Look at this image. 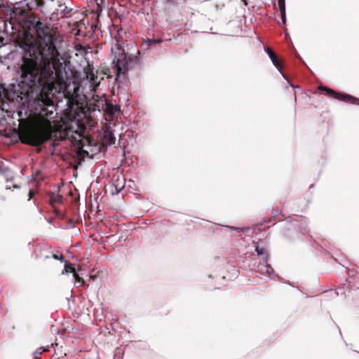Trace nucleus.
Here are the masks:
<instances>
[{"mask_svg": "<svg viewBox=\"0 0 359 359\" xmlns=\"http://www.w3.org/2000/svg\"><path fill=\"white\" fill-rule=\"evenodd\" d=\"M25 29L19 34L17 41L25 50L20 66V90H83L87 87L96 90L100 84V74L88 68L81 77L80 73L71 71L69 74L64 67L65 58L57 47L55 32L45 22L29 14L19 22Z\"/></svg>", "mask_w": 359, "mask_h": 359, "instance_id": "obj_1", "label": "nucleus"}, {"mask_svg": "<svg viewBox=\"0 0 359 359\" xmlns=\"http://www.w3.org/2000/svg\"><path fill=\"white\" fill-rule=\"evenodd\" d=\"M18 116L19 126L15 131L22 144L38 147L52 139V147H57L59 141L67 139L80 147L93 143L89 137V129L96 124V121L91 116L90 107L87 111L81 109L69 114L62 130H54L50 121L45 118L31 116L23 118L22 111L18 112Z\"/></svg>", "mask_w": 359, "mask_h": 359, "instance_id": "obj_2", "label": "nucleus"}, {"mask_svg": "<svg viewBox=\"0 0 359 359\" xmlns=\"http://www.w3.org/2000/svg\"><path fill=\"white\" fill-rule=\"evenodd\" d=\"M138 60L137 56H135L133 59L128 57L124 50H123L121 53L115 55L112 61L114 65L112 69L114 73L116 74L115 82H117L121 74L124 75L125 73L129 70L130 65L132 62L137 64L139 62Z\"/></svg>", "mask_w": 359, "mask_h": 359, "instance_id": "obj_3", "label": "nucleus"}, {"mask_svg": "<svg viewBox=\"0 0 359 359\" xmlns=\"http://www.w3.org/2000/svg\"><path fill=\"white\" fill-rule=\"evenodd\" d=\"M31 8L27 4L18 2L14 5L11 14V18L15 19L19 23L29 14Z\"/></svg>", "mask_w": 359, "mask_h": 359, "instance_id": "obj_4", "label": "nucleus"}, {"mask_svg": "<svg viewBox=\"0 0 359 359\" xmlns=\"http://www.w3.org/2000/svg\"><path fill=\"white\" fill-rule=\"evenodd\" d=\"M34 91H0V107L4 104V99H6L8 101H13V97L17 95H29V93Z\"/></svg>", "mask_w": 359, "mask_h": 359, "instance_id": "obj_5", "label": "nucleus"}, {"mask_svg": "<svg viewBox=\"0 0 359 359\" xmlns=\"http://www.w3.org/2000/svg\"><path fill=\"white\" fill-rule=\"evenodd\" d=\"M331 97L336 98L346 102L358 104L359 99L349 95L339 93L338 91H325Z\"/></svg>", "mask_w": 359, "mask_h": 359, "instance_id": "obj_6", "label": "nucleus"}, {"mask_svg": "<svg viewBox=\"0 0 359 359\" xmlns=\"http://www.w3.org/2000/svg\"><path fill=\"white\" fill-rule=\"evenodd\" d=\"M53 92V91H39V94L37 97L38 101L41 102L43 106H53L54 104L53 97L55 96V94Z\"/></svg>", "mask_w": 359, "mask_h": 359, "instance_id": "obj_7", "label": "nucleus"}, {"mask_svg": "<svg viewBox=\"0 0 359 359\" xmlns=\"http://www.w3.org/2000/svg\"><path fill=\"white\" fill-rule=\"evenodd\" d=\"M266 51L271 60L273 65L280 72L283 67L281 60L277 56V55L271 48L267 47L266 48Z\"/></svg>", "mask_w": 359, "mask_h": 359, "instance_id": "obj_8", "label": "nucleus"}, {"mask_svg": "<svg viewBox=\"0 0 359 359\" xmlns=\"http://www.w3.org/2000/svg\"><path fill=\"white\" fill-rule=\"evenodd\" d=\"M102 144L104 145H112L115 144L116 137L111 131L107 130L104 132V135L102 138Z\"/></svg>", "mask_w": 359, "mask_h": 359, "instance_id": "obj_9", "label": "nucleus"}, {"mask_svg": "<svg viewBox=\"0 0 359 359\" xmlns=\"http://www.w3.org/2000/svg\"><path fill=\"white\" fill-rule=\"evenodd\" d=\"M63 201L62 196L53 193L50 196V203L54 205L56 203L61 204Z\"/></svg>", "mask_w": 359, "mask_h": 359, "instance_id": "obj_10", "label": "nucleus"}, {"mask_svg": "<svg viewBox=\"0 0 359 359\" xmlns=\"http://www.w3.org/2000/svg\"><path fill=\"white\" fill-rule=\"evenodd\" d=\"M95 126V125L93 126V127ZM93 126L90 127V128L89 129V132L90 131V130L92 129ZM89 137H90L91 140H93V144L90 145V146H93L95 144V142L93 140V138H92L90 137V135L89 134ZM74 146H76L78 147L79 151V156L81 157V159H83L84 158V156L85 155H88V152L87 151H85L83 149V147H85L86 145H83V146H79L78 144H73Z\"/></svg>", "mask_w": 359, "mask_h": 359, "instance_id": "obj_11", "label": "nucleus"}, {"mask_svg": "<svg viewBox=\"0 0 359 359\" xmlns=\"http://www.w3.org/2000/svg\"><path fill=\"white\" fill-rule=\"evenodd\" d=\"M119 110V107L117 105L107 104L106 107V113L111 116H114Z\"/></svg>", "mask_w": 359, "mask_h": 359, "instance_id": "obj_12", "label": "nucleus"}, {"mask_svg": "<svg viewBox=\"0 0 359 359\" xmlns=\"http://www.w3.org/2000/svg\"><path fill=\"white\" fill-rule=\"evenodd\" d=\"M65 268H64V270L62 271L63 274L65 273H71L73 274L74 272L76 271L73 264L69 263V262H68L67 261H65Z\"/></svg>", "mask_w": 359, "mask_h": 359, "instance_id": "obj_13", "label": "nucleus"}, {"mask_svg": "<svg viewBox=\"0 0 359 359\" xmlns=\"http://www.w3.org/2000/svg\"><path fill=\"white\" fill-rule=\"evenodd\" d=\"M255 250L258 255H264L265 262H267L268 255L267 250L265 248H261L259 245H256Z\"/></svg>", "mask_w": 359, "mask_h": 359, "instance_id": "obj_14", "label": "nucleus"}, {"mask_svg": "<svg viewBox=\"0 0 359 359\" xmlns=\"http://www.w3.org/2000/svg\"><path fill=\"white\" fill-rule=\"evenodd\" d=\"M3 174H4V177H6L7 182L12 181L13 180V172L10 170L5 169Z\"/></svg>", "mask_w": 359, "mask_h": 359, "instance_id": "obj_15", "label": "nucleus"}, {"mask_svg": "<svg viewBox=\"0 0 359 359\" xmlns=\"http://www.w3.org/2000/svg\"><path fill=\"white\" fill-rule=\"evenodd\" d=\"M73 276H74L76 282L81 283V285H83L85 284L84 280L79 276V274L76 273V271L73 273Z\"/></svg>", "mask_w": 359, "mask_h": 359, "instance_id": "obj_16", "label": "nucleus"}, {"mask_svg": "<svg viewBox=\"0 0 359 359\" xmlns=\"http://www.w3.org/2000/svg\"><path fill=\"white\" fill-rule=\"evenodd\" d=\"M58 94L62 93L65 96H74V94H77L79 91H55Z\"/></svg>", "mask_w": 359, "mask_h": 359, "instance_id": "obj_17", "label": "nucleus"}, {"mask_svg": "<svg viewBox=\"0 0 359 359\" xmlns=\"http://www.w3.org/2000/svg\"><path fill=\"white\" fill-rule=\"evenodd\" d=\"M104 1L105 0H96L97 11H102V8L104 6Z\"/></svg>", "mask_w": 359, "mask_h": 359, "instance_id": "obj_18", "label": "nucleus"}, {"mask_svg": "<svg viewBox=\"0 0 359 359\" xmlns=\"http://www.w3.org/2000/svg\"><path fill=\"white\" fill-rule=\"evenodd\" d=\"M162 41L161 39H147L146 41L149 46H151L153 44L159 43Z\"/></svg>", "mask_w": 359, "mask_h": 359, "instance_id": "obj_19", "label": "nucleus"}, {"mask_svg": "<svg viewBox=\"0 0 359 359\" xmlns=\"http://www.w3.org/2000/svg\"><path fill=\"white\" fill-rule=\"evenodd\" d=\"M278 4L280 11L285 10V0H278Z\"/></svg>", "mask_w": 359, "mask_h": 359, "instance_id": "obj_20", "label": "nucleus"}, {"mask_svg": "<svg viewBox=\"0 0 359 359\" xmlns=\"http://www.w3.org/2000/svg\"><path fill=\"white\" fill-rule=\"evenodd\" d=\"M280 15H281V19L283 24H285L286 22V14H285V10L280 11Z\"/></svg>", "mask_w": 359, "mask_h": 359, "instance_id": "obj_21", "label": "nucleus"}, {"mask_svg": "<svg viewBox=\"0 0 359 359\" xmlns=\"http://www.w3.org/2000/svg\"><path fill=\"white\" fill-rule=\"evenodd\" d=\"M48 351V348H45L43 347H40L36 351V354L41 355L43 352Z\"/></svg>", "mask_w": 359, "mask_h": 359, "instance_id": "obj_22", "label": "nucleus"}, {"mask_svg": "<svg viewBox=\"0 0 359 359\" xmlns=\"http://www.w3.org/2000/svg\"><path fill=\"white\" fill-rule=\"evenodd\" d=\"M52 257L55 259H59V260H60L62 262L64 261V256L62 255H57L56 254H53Z\"/></svg>", "mask_w": 359, "mask_h": 359, "instance_id": "obj_23", "label": "nucleus"}, {"mask_svg": "<svg viewBox=\"0 0 359 359\" xmlns=\"http://www.w3.org/2000/svg\"><path fill=\"white\" fill-rule=\"evenodd\" d=\"M44 4L43 0H36V5L37 8L43 6Z\"/></svg>", "mask_w": 359, "mask_h": 359, "instance_id": "obj_24", "label": "nucleus"}, {"mask_svg": "<svg viewBox=\"0 0 359 359\" xmlns=\"http://www.w3.org/2000/svg\"><path fill=\"white\" fill-rule=\"evenodd\" d=\"M72 11V9L68 8L67 6H65L64 10L62 11L63 15H66L67 14H69Z\"/></svg>", "mask_w": 359, "mask_h": 359, "instance_id": "obj_25", "label": "nucleus"}, {"mask_svg": "<svg viewBox=\"0 0 359 359\" xmlns=\"http://www.w3.org/2000/svg\"><path fill=\"white\" fill-rule=\"evenodd\" d=\"M316 90H332L331 88H329L327 87H325V86H323L322 85H320L317 87V89Z\"/></svg>", "mask_w": 359, "mask_h": 359, "instance_id": "obj_26", "label": "nucleus"}, {"mask_svg": "<svg viewBox=\"0 0 359 359\" xmlns=\"http://www.w3.org/2000/svg\"><path fill=\"white\" fill-rule=\"evenodd\" d=\"M34 194V192L32 190H29V200H30Z\"/></svg>", "mask_w": 359, "mask_h": 359, "instance_id": "obj_27", "label": "nucleus"}, {"mask_svg": "<svg viewBox=\"0 0 359 359\" xmlns=\"http://www.w3.org/2000/svg\"><path fill=\"white\" fill-rule=\"evenodd\" d=\"M0 90H8V89L5 87L4 84H1V89Z\"/></svg>", "mask_w": 359, "mask_h": 359, "instance_id": "obj_28", "label": "nucleus"}, {"mask_svg": "<svg viewBox=\"0 0 359 359\" xmlns=\"http://www.w3.org/2000/svg\"><path fill=\"white\" fill-rule=\"evenodd\" d=\"M97 107H98L97 104H94L93 105L92 110H93V111H95Z\"/></svg>", "mask_w": 359, "mask_h": 359, "instance_id": "obj_29", "label": "nucleus"}, {"mask_svg": "<svg viewBox=\"0 0 359 359\" xmlns=\"http://www.w3.org/2000/svg\"><path fill=\"white\" fill-rule=\"evenodd\" d=\"M12 187H13V188H14V189H18V188H20V187H19L18 184H13L12 185Z\"/></svg>", "mask_w": 359, "mask_h": 359, "instance_id": "obj_30", "label": "nucleus"}, {"mask_svg": "<svg viewBox=\"0 0 359 359\" xmlns=\"http://www.w3.org/2000/svg\"><path fill=\"white\" fill-rule=\"evenodd\" d=\"M11 188V187L10 185H6V189H10Z\"/></svg>", "mask_w": 359, "mask_h": 359, "instance_id": "obj_31", "label": "nucleus"}, {"mask_svg": "<svg viewBox=\"0 0 359 359\" xmlns=\"http://www.w3.org/2000/svg\"><path fill=\"white\" fill-rule=\"evenodd\" d=\"M167 3H170L171 0H165Z\"/></svg>", "mask_w": 359, "mask_h": 359, "instance_id": "obj_32", "label": "nucleus"}, {"mask_svg": "<svg viewBox=\"0 0 359 359\" xmlns=\"http://www.w3.org/2000/svg\"><path fill=\"white\" fill-rule=\"evenodd\" d=\"M102 75H106V74H107V73H106V72H104V73H102Z\"/></svg>", "mask_w": 359, "mask_h": 359, "instance_id": "obj_33", "label": "nucleus"}, {"mask_svg": "<svg viewBox=\"0 0 359 359\" xmlns=\"http://www.w3.org/2000/svg\"><path fill=\"white\" fill-rule=\"evenodd\" d=\"M109 78H111V76H107V79H109Z\"/></svg>", "mask_w": 359, "mask_h": 359, "instance_id": "obj_34", "label": "nucleus"}]
</instances>
